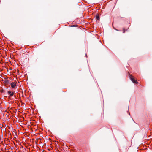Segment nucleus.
Segmentation results:
<instances>
[{"instance_id": "1", "label": "nucleus", "mask_w": 152, "mask_h": 152, "mask_svg": "<svg viewBox=\"0 0 152 152\" xmlns=\"http://www.w3.org/2000/svg\"><path fill=\"white\" fill-rule=\"evenodd\" d=\"M130 78L132 81L134 83L137 84L138 82L134 78V77L132 75H130Z\"/></svg>"}, {"instance_id": "2", "label": "nucleus", "mask_w": 152, "mask_h": 152, "mask_svg": "<svg viewBox=\"0 0 152 152\" xmlns=\"http://www.w3.org/2000/svg\"><path fill=\"white\" fill-rule=\"evenodd\" d=\"M8 94L11 97L14 95V93L12 91H9L7 92Z\"/></svg>"}, {"instance_id": "3", "label": "nucleus", "mask_w": 152, "mask_h": 152, "mask_svg": "<svg viewBox=\"0 0 152 152\" xmlns=\"http://www.w3.org/2000/svg\"><path fill=\"white\" fill-rule=\"evenodd\" d=\"M11 85L12 88H14L16 86V84L15 82H12L11 83Z\"/></svg>"}, {"instance_id": "4", "label": "nucleus", "mask_w": 152, "mask_h": 152, "mask_svg": "<svg viewBox=\"0 0 152 152\" xmlns=\"http://www.w3.org/2000/svg\"><path fill=\"white\" fill-rule=\"evenodd\" d=\"M96 18L97 20H99V17L98 16L96 17Z\"/></svg>"}, {"instance_id": "5", "label": "nucleus", "mask_w": 152, "mask_h": 152, "mask_svg": "<svg viewBox=\"0 0 152 152\" xmlns=\"http://www.w3.org/2000/svg\"><path fill=\"white\" fill-rule=\"evenodd\" d=\"M125 31L124 30L123 31V33H125Z\"/></svg>"}]
</instances>
